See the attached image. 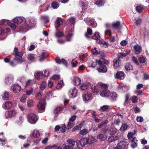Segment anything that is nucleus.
<instances>
[{"label": "nucleus", "instance_id": "24", "mask_svg": "<svg viewBox=\"0 0 149 149\" xmlns=\"http://www.w3.org/2000/svg\"><path fill=\"white\" fill-rule=\"evenodd\" d=\"M12 106V102L10 101H8L5 103L3 104L2 107L4 109H8L11 108Z\"/></svg>", "mask_w": 149, "mask_h": 149}, {"label": "nucleus", "instance_id": "43", "mask_svg": "<svg viewBox=\"0 0 149 149\" xmlns=\"http://www.w3.org/2000/svg\"><path fill=\"white\" fill-rule=\"evenodd\" d=\"M41 19L43 22L46 23H47L49 22V17L46 16L41 15Z\"/></svg>", "mask_w": 149, "mask_h": 149}, {"label": "nucleus", "instance_id": "64", "mask_svg": "<svg viewBox=\"0 0 149 149\" xmlns=\"http://www.w3.org/2000/svg\"><path fill=\"white\" fill-rule=\"evenodd\" d=\"M118 97L117 94L115 92L113 93L111 95V97L113 100H116Z\"/></svg>", "mask_w": 149, "mask_h": 149}, {"label": "nucleus", "instance_id": "3", "mask_svg": "<svg viewBox=\"0 0 149 149\" xmlns=\"http://www.w3.org/2000/svg\"><path fill=\"white\" fill-rule=\"evenodd\" d=\"M38 116L35 113H31L28 115V122L31 124H35L38 120Z\"/></svg>", "mask_w": 149, "mask_h": 149}, {"label": "nucleus", "instance_id": "59", "mask_svg": "<svg viewBox=\"0 0 149 149\" xmlns=\"http://www.w3.org/2000/svg\"><path fill=\"white\" fill-rule=\"evenodd\" d=\"M88 132V130L86 129H84L83 130H81L80 131V134L83 135H85Z\"/></svg>", "mask_w": 149, "mask_h": 149}, {"label": "nucleus", "instance_id": "51", "mask_svg": "<svg viewBox=\"0 0 149 149\" xmlns=\"http://www.w3.org/2000/svg\"><path fill=\"white\" fill-rule=\"evenodd\" d=\"M14 59L17 61L19 63H22L24 61V60L22 58H18L15 57Z\"/></svg>", "mask_w": 149, "mask_h": 149}, {"label": "nucleus", "instance_id": "1", "mask_svg": "<svg viewBox=\"0 0 149 149\" xmlns=\"http://www.w3.org/2000/svg\"><path fill=\"white\" fill-rule=\"evenodd\" d=\"M96 62L99 66V67L97 69L98 72L105 73L107 72V68L103 64H108L109 63L108 61L104 58H101L99 60H96Z\"/></svg>", "mask_w": 149, "mask_h": 149}, {"label": "nucleus", "instance_id": "56", "mask_svg": "<svg viewBox=\"0 0 149 149\" xmlns=\"http://www.w3.org/2000/svg\"><path fill=\"white\" fill-rule=\"evenodd\" d=\"M42 94L41 92H39L36 93L35 95V99L36 100H38L40 99L41 97Z\"/></svg>", "mask_w": 149, "mask_h": 149}, {"label": "nucleus", "instance_id": "58", "mask_svg": "<svg viewBox=\"0 0 149 149\" xmlns=\"http://www.w3.org/2000/svg\"><path fill=\"white\" fill-rule=\"evenodd\" d=\"M33 89L32 88H31L29 90H27L26 91V95H27L29 96L31 95L33 91Z\"/></svg>", "mask_w": 149, "mask_h": 149}, {"label": "nucleus", "instance_id": "40", "mask_svg": "<svg viewBox=\"0 0 149 149\" xmlns=\"http://www.w3.org/2000/svg\"><path fill=\"white\" fill-rule=\"evenodd\" d=\"M9 96V93L6 91L2 95V98L4 100H7L8 99Z\"/></svg>", "mask_w": 149, "mask_h": 149}, {"label": "nucleus", "instance_id": "36", "mask_svg": "<svg viewBox=\"0 0 149 149\" xmlns=\"http://www.w3.org/2000/svg\"><path fill=\"white\" fill-rule=\"evenodd\" d=\"M87 140L88 143V144L94 143L96 141V139L94 137L91 136H89Z\"/></svg>", "mask_w": 149, "mask_h": 149}, {"label": "nucleus", "instance_id": "28", "mask_svg": "<svg viewBox=\"0 0 149 149\" xmlns=\"http://www.w3.org/2000/svg\"><path fill=\"white\" fill-rule=\"evenodd\" d=\"M137 140L136 138H134L132 141V143L131 146L132 148H134L136 147L137 145Z\"/></svg>", "mask_w": 149, "mask_h": 149}, {"label": "nucleus", "instance_id": "60", "mask_svg": "<svg viewBox=\"0 0 149 149\" xmlns=\"http://www.w3.org/2000/svg\"><path fill=\"white\" fill-rule=\"evenodd\" d=\"M63 36V33L59 31H57L55 33V36L56 37H61Z\"/></svg>", "mask_w": 149, "mask_h": 149}, {"label": "nucleus", "instance_id": "54", "mask_svg": "<svg viewBox=\"0 0 149 149\" xmlns=\"http://www.w3.org/2000/svg\"><path fill=\"white\" fill-rule=\"evenodd\" d=\"M100 37L98 33H95L94 36L92 37V38L95 39L97 40V41L100 40Z\"/></svg>", "mask_w": 149, "mask_h": 149}, {"label": "nucleus", "instance_id": "14", "mask_svg": "<svg viewBox=\"0 0 149 149\" xmlns=\"http://www.w3.org/2000/svg\"><path fill=\"white\" fill-rule=\"evenodd\" d=\"M100 94L102 97H107L109 96L110 95V92L108 90H104L100 91Z\"/></svg>", "mask_w": 149, "mask_h": 149}, {"label": "nucleus", "instance_id": "47", "mask_svg": "<svg viewBox=\"0 0 149 149\" xmlns=\"http://www.w3.org/2000/svg\"><path fill=\"white\" fill-rule=\"evenodd\" d=\"M67 129L66 125L65 124H63L61 127L60 131L62 133H64L66 131Z\"/></svg>", "mask_w": 149, "mask_h": 149}, {"label": "nucleus", "instance_id": "21", "mask_svg": "<svg viewBox=\"0 0 149 149\" xmlns=\"http://www.w3.org/2000/svg\"><path fill=\"white\" fill-rule=\"evenodd\" d=\"M120 22L119 21H116V22H113L112 24V27L113 29H120Z\"/></svg>", "mask_w": 149, "mask_h": 149}, {"label": "nucleus", "instance_id": "48", "mask_svg": "<svg viewBox=\"0 0 149 149\" xmlns=\"http://www.w3.org/2000/svg\"><path fill=\"white\" fill-rule=\"evenodd\" d=\"M96 63L92 61H90L88 62V65L90 67L94 68L96 66Z\"/></svg>", "mask_w": 149, "mask_h": 149}, {"label": "nucleus", "instance_id": "35", "mask_svg": "<svg viewBox=\"0 0 149 149\" xmlns=\"http://www.w3.org/2000/svg\"><path fill=\"white\" fill-rule=\"evenodd\" d=\"M104 3V0H97L95 2V4L97 6L100 7L103 6Z\"/></svg>", "mask_w": 149, "mask_h": 149}, {"label": "nucleus", "instance_id": "26", "mask_svg": "<svg viewBox=\"0 0 149 149\" xmlns=\"http://www.w3.org/2000/svg\"><path fill=\"white\" fill-rule=\"evenodd\" d=\"M56 62L58 64H63L67 66L66 61L63 59H60L59 57H57L56 58Z\"/></svg>", "mask_w": 149, "mask_h": 149}, {"label": "nucleus", "instance_id": "22", "mask_svg": "<svg viewBox=\"0 0 149 149\" xmlns=\"http://www.w3.org/2000/svg\"><path fill=\"white\" fill-rule=\"evenodd\" d=\"M81 79L77 77H73V83L75 86H78L81 83Z\"/></svg>", "mask_w": 149, "mask_h": 149}, {"label": "nucleus", "instance_id": "2", "mask_svg": "<svg viewBox=\"0 0 149 149\" xmlns=\"http://www.w3.org/2000/svg\"><path fill=\"white\" fill-rule=\"evenodd\" d=\"M73 26H72L71 27L70 26L68 27L66 29L65 33V38L68 41H70L72 40V38L73 35L74 29L72 28Z\"/></svg>", "mask_w": 149, "mask_h": 149}, {"label": "nucleus", "instance_id": "10", "mask_svg": "<svg viewBox=\"0 0 149 149\" xmlns=\"http://www.w3.org/2000/svg\"><path fill=\"white\" fill-rule=\"evenodd\" d=\"M11 89L15 93H19L21 90V86L17 84H13L11 86Z\"/></svg>", "mask_w": 149, "mask_h": 149}, {"label": "nucleus", "instance_id": "6", "mask_svg": "<svg viewBox=\"0 0 149 149\" xmlns=\"http://www.w3.org/2000/svg\"><path fill=\"white\" fill-rule=\"evenodd\" d=\"M83 101L85 102L90 101L92 99V94L90 92L85 93L82 95Z\"/></svg>", "mask_w": 149, "mask_h": 149}, {"label": "nucleus", "instance_id": "31", "mask_svg": "<svg viewBox=\"0 0 149 149\" xmlns=\"http://www.w3.org/2000/svg\"><path fill=\"white\" fill-rule=\"evenodd\" d=\"M4 138L3 133H0V144L3 145L6 143V140Z\"/></svg>", "mask_w": 149, "mask_h": 149}, {"label": "nucleus", "instance_id": "17", "mask_svg": "<svg viewBox=\"0 0 149 149\" xmlns=\"http://www.w3.org/2000/svg\"><path fill=\"white\" fill-rule=\"evenodd\" d=\"M39 131L36 129L33 130L31 131L30 136L34 138H38L40 136Z\"/></svg>", "mask_w": 149, "mask_h": 149}, {"label": "nucleus", "instance_id": "49", "mask_svg": "<svg viewBox=\"0 0 149 149\" xmlns=\"http://www.w3.org/2000/svg\"><path fill=\"white\" fill-rule=\"evenodd\" d=\"M36 83V81L34 79H29L26 81V84L27 85H30L35 84Z\"/></svg>", "mask_w": 149, "mask_h": 149}, {"label": "nucleus", "instance_id": "41", "mask_svg": "<svg viewBox=\"0 0 149 149\" xmlns=\"http://www.w3.org/2000/svg\"><path fill=\"white\" fill-rule=\"evenodd\" d=\"M63 109V107H58L56 108L53 111V113L54 114H57L61 111Z\"/></svg>", "mask_w": 149, "mask_h": 149}, {"label": "nucleus", "instance_id": "16", "mask_svg": "<svg viewBox=\"0 0 149 149\" xmlns=\"http://www.w3.org/2000/svg\"><path fill=\"white\" fill-rule=\"evenodd\" d=\"M86 24L88 25L93 26L96 24L95 20L93 19L86 18L84 19Z\"/></svg>", "mask_w": 149, "mask_h": 149}, {"label": "nucleus", "instance_id": "7", "mask_svg": "<svg viewBox=\"0 0 149 149\" xmlns=\"http://www.w3.org/2000/svg\"><path fill=\"white\" fill-rule=\"evenodd\" d=\"M26 22V24L28 25L30 29L35 27L36 24L35 19L33 18L27 19Z\"/></svg>", "mask_w": 149, "mask_h": 149}, {"label": "nucleus", "instance_id": "37", "mask_svg": "<svg viewBox=\"0 0 149 149\" xmlns=\"http://www.w3.org/2000/svg\"><path fill=\"white\" fill-rule=\"evenodd\" d=\"M97 42L100 44L102 46L104 47H108V45L107 42L102 40H98L97 41Z\"/></svg>", "mask_w": 149, "mask_h": 149}, {"label": "nucleus", "instance_id": "61", "mask_svg": "<svg viewBox=\"0 0 149 149\" xmlns=\"http://www.w3.org/2000/svg\"><path fill=\"white\" fill-rule=\"evenodd\" d=\"M143 6H137L136 8V11L139 13H140L143 9Z\"/></svg>", "mask_w": 149, "mask_h": 149}, {"label": "nucleus", "instance_id": "45", "mask_svg": "<svg viewBox=\"0 0 149 149\" xmlns=\"http://www.w3.org/2000/svg\"><path fill=\"white\" fill-rule=\"evenodd\" d=\"M100 109L103 111H106L110 109V107L109 105H104L101 106Z\"/></svg>", "mask_w": 149, "mask_h": 149}, {"label": "nucleus", "instance_id": "46", "mask_svg": "<svg viewBox=\"0 0 149 149\" xmlns=\"http://www.w3.org/2000/svg\"><path fill=\"white\" fill-rule=\"evenodd\" d=\"M129 127V126L126 124L123 125L121 127L120 130V131L122 132L127 130Z\"/></svg>", "mask_w": 149, "mask_h": 149}, {"label": "nucleus", "instance_id": "27", "mask_svg": "<svg viewBox=\"0 0 149 149\" xmlns=\"http://www.w3.org/2000/svg\"><path fill=\"white\" fill-rule=\"evenodd\" d=\"M91 85V84L89 82L87 84L83 83L81 85L80 88L82 90H85L87 89L88 86H90Z\"/></svg>", "mask_w": 149, "mask_h": 149}, {"label": "nucleus", "instance_id": "25", "mask_svg": "<svg viewBox=\"0 0 149 149\" xmlns=\"http://www.w3.org/2000/svg\"><path fill=\"white\" fill-rule=\"evenodd\" d=\"M134 52L136 54L139 53L141 51L142 49L140 46L138 44L135 45L134 46Z\"/></svg>", "mask_w": 149, "mask_h": 149}, {"label": "nucleus", "instance_id": "11", "mask_svg": "<svg viewBox=\"0 0 149 149\" xmlns=\"http://www.w3.org/2000/svg\"><path fill=\"white\" fill-rule=\"evenodd\" d=\"M13 80V75L12 74H9L6 77L5 81L6 84H9L12 83Z\"/></svg>", "mask_w": 149, "mask_h": 149}, {"label": "nucleus", "instance_id": "62", "mask_svg": "<svg viewBox=\"0 0 149 149\" xmlns=\"http://www.w3.org/2000/svg\"><path fill=\"white\" fill-rule=\"evenodd\" d=\"M27 106L29 107H30L33 106V100H30L28 101Z\"/></svg>", "mask_w": 149, "mask_h": 149}, {"label": "nucleus", "instance_id": "42", "mask_svg": "<svg viewBox=\"0 0 149 149\" xmlns=\"http://www.w3.org/2000/svg\"><path fill=\"white\" fill-rule=\"evenodd\" d=\"M92 33V29L90 28H88L87 29V33L85 34V36L86 38H88Z\"/></svg>", "mask_w": 149, "mask_h": 149}, {"label": "nucleus", "instance_id": "23", "mask_svg": "<svg viewBox=\"0 0 149 149\" xmlns=\"http://www.w3.org/2000/svg\"><path fill=\"white\" fill-rule=\"evenodd\" d=\"M37 57L36 55L33 54H29L28 55L27 58L31 62L34 61Z\"/></svg>", "mask_w": 149, "mask_h": 149}, {"label": "nucleus", "instance_id": "50", "mask_svg": "<svg viewBox=\"0 0 149 149\" xmlns=\"http://www.w3.org/2000/svg\"><path fill=\"white\" fill-rule=\"evenodd\" d=\"M59 6L57 2H54L52 3V6L54 9H57L58 8Z\"/></svg>", "mask_w": 149, "mask_h": 149}, {"label": "nucleus", "instance_id": "44", "mask_svg": "<svg viewBox=\"0 0 149 149\" xmlns=\"http://www.w3.org/2000/svg\"><path fill=\"white\" fill-rule=\"evenodd\" d=\"M64 85V84L63 80L59 82L57 84L56 88L58 89H61Z\"/></svg>", "mask_w": 149, "mask_h": 149}, {"label": "nucleus", "instance_id": "19", "mask_svg": "<svg viewBox=\"0 0 149 149\" xmlns=\"http://www.w3.org/2000/svg\"><path fill=\"white\" fill-rule=\"evenodd\" d=\"M115 78L120 79H123L125 78V74L123 71L118 72L116 74Z\"/></svg>", "mask_w": 149, "mask_h": 149}, {"label": "nucleus", "instance_id": "33", "mask_svg": "<svg viewBox=\"0 0 149 149\" xmlns=\"http://www.w3.org/2000/svg\"><path fill=\"white\" fill-rule=\"evenodd\" d=\"M66 141L69 146L73 147L75 145V142L73 139H68Z\"/></svg>", "mask_w": 149, "mask_h": 149}, {"label": "nucleus", "instance_id": "34", "mask_svg": "<svg viewBox=\"0 0 149 149\" xmlns=\"http://www.w3.org/2000/svg\"><path fill=\"white\" fill-rule=\"evenodd\" d=\"M24 121V118L22 116H20L15 121V123L18 125H21L23 122Z\"/></svg>", "mask_w": 149, "mask_h": 149}, {"label": "nucleus", "instance_id": "8", "mask_svg": "<svg viewBox=\"0 0 149 149\" xmlns=\"http://www.w3.org/2000/svg\"><path fill=\"white\" fill-rule=\"evenodd\" d=\"M78 91L75 88L70 89L68 93L69 97L71 98H74L77 97Z\"/></svg>", "mask_w": 149, "mask_h": 149}, {"label": "nucleus", "instance_id": "20", "mask_svg": "<svg viewBox=\"0 0 149 149\" xmlns=\"http://www.w3.org/2000/svg\"><path fill=\"white\" fill-rule=\"evenodd\" d=\"M63 24V20L61 18H58L56 20L55 26L57 31H58V28L60 27L61 25Z\"/></svg>", "mask_w": 149, "mask_h": 149}, {"label": "nucleus", "instance_id": "39", "mask_svg": "<svg viewBox=\"0 0 149 149\" xmlns=\"http://www.w3.org/2000/svg\"><path fill=\"white\" fill-rule=\"evenodd\" d=\"M125 69L127 71H130L133 70L132 65L129 63H127L125 66Z\"/></svg>", "mask_w": 149, "mask_h": 149}, {"label": "nucleus", "instance_id": "18", "mask_svg": "<svg viewBox=\"0 0 149 149\" xmlns=\"http://www.w3.org/2000/svg\"><path fill=\"white\" fill-rule=\"evenodd\" d=\"M35 78L38 80H40L42 78L43 71H38L35 72L34 73Z\"/></svg>", "mask_w": 149, "mask_h": 149}, {"label": "nucleus", "instance_id": "38", "mask_svg": "<svg viewBox=\"0 0 149 149\" xmlns=\"http://www.w3.org/2000/svg\"><path fill=\"white\" fill-rule=\"evenodd\" d=\"M41 57L39 59V61L40 62L43 61L47 56V53L45 52H42L41 53Z\"/></svg>", "mask_w": 149, "mask_h": 149}, {"label": "nucleus", "instance_id": "55", "mask_svg": "<svg viewBox=\"0 0 149 149\" xmlns=\"http://www.w3.org/2000/svg\"><path fill=\"white\" fill-rule=\"evenodd\" d=\"M126 56V54L123 52L117 54V56L119 59L122 58Z\"/></svg>", "mask_w": 149, "mask_h": 149}, {"label": "nucleus", "instance_id": "12", "mask_svg": "<svg viewBox=\"0 0 149 149\" xmlns=\"http://www.w3.org/2000/svg\"><path fill=\"white\" fill-rule=\"evenodd\" d=\"M29 29V26L26 23L20 26L19 28V30L17 31L25 33L28 31Z\"/></svg>", "mask_w": 149, "mask_h": 149}, {"label": "nucleus", "instance_id": "57", "mask_svg": "<svg viewBox=\"0 0 149 149\" xmlns=\"http://www.w3.org/2000/svg\"><path fill=\"white\" fill-rule=\"evenodd\" d=\"M50 74L49 72V70H45L43 72V76L45 77H48Z\"/></svg>", "mask_w": 149, "mask_h": 149}, {"label": "nucleus", "instance_id": "4", "mask_svg": "<svg viewBox=\"0 0 149 149\" xmlns=\"http://www.w3.org/2000/svg\"><path fill=\"white\" fill-rule=\"evenodd\" d=\"M18 112L16 110L12 109L7 111L5 113V116L6 118H13L16 116L17 115Z\"/></svg>", "mask_w": 149, "mask_h": 149}, {"label": "nucleus", "instance_id": "5", "mask_svg": "<svg viewBox=\"0 0 149 149\" xmlns=\"http://www.w3.org/2000/svg\"><path fill=\"white\" fill-rule=\"evenodd\" d=\"M45 105L46 103L45 99H42L39 101L37 106L39 111L40 112H44L45 111Z\"/></svg>", "mask_w": 149, "mask_h": 149}, {"label": "nucleus", "instance_id": "15", "mask_svg": "<svg viewBox=\"0 0 149 149\" xmlns=\"http://www.w3.org/2000/svg\"><path fill=\"white\" fill-rule=\"evenodd\" d=\"M25 18L23 17H17L13 19V22L17 24H19L22 23L24 20Z\"/></svg>", "mask_w": 149, "mask_h": 149}, {"label": "nucleus", "instance_id": "63", "mask_svg": "<svg viewBox=\"0 0 149 149\" xmlns=\"http://www.w3.org/2000/svg\"><path fill=\"white\" fill-rule=\"evenodd\" d=\"M27 98V95L26 94H24L21 98L20 101L22 102H25L26 99Z\"/></svg>", "mask_w": 149, "mask_h": 149}, {"label": "nucleus", "instance_id": "30", "mask_svg": "<svg viewBox=\"0 0 149 149\" xmlns=\"http://www.w3.org/2000/svg\"><path fill=\"white\" fill-rule=\"evenodd\" d=\"M120 60L119 59L115 58L113 61V66L115 69L118 68L120 66L119 64Z\"/></svg>", "mask_w": 149, "mask_h": 149}, {"label": "nucleus", "instance_id": "32", "mask_svg": "<svg viewBox=\"0 0 149 149\" xmlns=\"http://www.w3.org/2000/svg\"><path fill=\"white\" fill-rule=\"evenodd\" d=\"M118 90H122L124 91H126L128 89L127 87L123 86V85L122 84H119L118 86Z\"/></svg>", "mask_w": 149, "mask_h": 149}, {"label": "nucleus", "instance_id": "13", "mask_svg": "<svg viewBox=\"0 0 149 149\" xmlns=\"http://www.w3.org/2000/svg\"><path fill=\"white\" fill-rule=\"evenodd\" d=\"M128 145L127 142L122 141L117 144V146L115 147L114 149H122Z\"/></svg>", "mask_w": 149, "mask_h": 149}, {"label": "nucleus", "instance_id": "52", "mask_svg": "<svg viewBox=\"0 0 149 149\" xmlns=\"http://www.w3.org/2000/svg\"><path fill=\"white\" fill-rule=\"evenodd\" d=\"M74 125V122L72 121H69L68 124L67 125V129L69 130Z\"/></svg>", "mask_w": 149, "mask_h": 149}, {"label": "nucleus", "instance_id": "53", "mask_svg": "<svg viewBox=\"0 0 149 149\" xmlns=\"http://www.w3.org/2000/svg\"><path fill=\"white\" fill-rule=\"evenodd\" d=\"M46 86V83L45 81H43L40 84V88L41 90L44 89L45 88Z\"/></svg>", "mask_w": 149, "mask_h": 149}, {"label": "nucleus", "instance_id": "29", "mask_svg": "<svg viewBox=\"0 0 149 149\" xmlns=\"http://www.w3.org/2000/svg\"><path fill=\"white\" fill-rule=\"evenodd\" d=\"M79 143L81 146H85L87 143H88L87 139L84 138L80 139L79 141Z\"/></svg>", "mask_w": 149, "mask_h": 149}, {"label": "nucleus", "instance_id": "9", "mask_svg": "<svg viewBox=\"0 0 149 149\" xmlns=\"http://www.w3.org/2000/svg\"><path fill=\"white\" fill-rule=\"evenodd\" d=\"M1 24H8V25L12 28V30L14 31L16 29L17 26L14 24L11 23L9 21L6 19L2 20L1 21Z\"/></svg>", "mask_w": 149, "mask_h": 149}]
</instances>
